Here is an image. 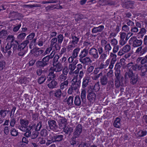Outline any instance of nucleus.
Segmentation results:
<instances>
[{
    "label": "nucleus",
    "instance_id": "1",
    "mask_svg": "<svg viewBox=\"0 0 147 147\" xmlns=\"http://www.w3.org/2000/svg\"><path fill=\"white\" fill-rule=\"evenodd\" d=\"M128 78L130 80V83L132 85H134L136 84L138 81V75L134 74L130 69L128 72L125 73L124 75L125 80H127Z\"/></svg>",
    "mask_w": 147,
    "mask_h": 147
},
{
    "label": "nucleus",
    "instance_id": "2",
    "mask_svg": "<svg viewBox=\"0 0 147 147\" xmlns=\"http://www.w3.org/2000/svg\"><path fill=\"white\" fill-rule=\"evenodd\" d=\"M115 87L118 88L120 86H124V78L121 73V70L115 71Z\"/></svg>",
    "mask_w": 147,
    "mask_h": 147
},
{
    "label": "nucleus",
    "instance_id": "3",
    "mask_svg": "<svg viewBox=\"0 0 147 147\" xmlns=\"http://www.w3.org/2000/svg\"><path fill=\"white\" fill-rule=\"evenodd\" d=\"M80 81H77V78L76 77H74L71 80V84L70 87H69L67 93L68 94H71L72 93L75 91L76 92L78 90L80 84Z\"/></svg>",
    "mask_w": 147,
    "mask_h": 147
},
{
    "label": "nucleus",
    "instance_id": "4",
    "mask_svg": "<svg viewBox=\"0 0 147 147\" xmlns=\"http://www.w3.org/2000/svg\"><path fill=\"white\" fill-rule=\"evenodd\" d=\"M129 43L134 47H139L142 44V40L141 39H138L136 36H134L130 38Z\"/></svg>",
    "mask_w": 147,
    "mask_h": 147
},
{
    "label": "nucleus",
    "instance_id": "5",
    "mask_svg": "<svg viewBox=\"0 0 147 147\" xmlns=\"http://www.w3.org/2000/svg\"><path fill=\"white\" fill-rule=\"evenodd\" d=\"M75 33L74 32L71 34V40L69 43V45L68 47V49L70 50L72 48L75 47L78 44L79 41V38L76 36Z\"/></svg>",
    "mask_w": 147,
    "mask_h": 147
},
{
    "label": "nucleus",
    "instance_id": "6",
    "mask_svg": "<svg viewBox=\"0 0 147 147\" xmlns=\"http://www.w3.org/2000/svg\"><path fill=\"white\" fill-rule=\"evenodd\" d=\"M50 59L47 56L44 57L40 61H38L36 63L37 67H44L49 65V61Z\"/></svg>",
    "mask_w": 147,
    "mask_h": 147
},
{
    "label": "nucleus",
    "instance_id": "7",
    "mask_svg": "<svg viewBox=\"0 0 147 147\" xmlns=\"http://www.w3.org/2000/svg\"><path fill=\"white\" fill-rule=\"evenodd\" d=\"M87 74H88L83 79L82 86L83 88H85L88 85H89L88 86L91 85L92 86V83H91L92 77H90V76L92 74L91 73L90 75H88V73Z\"/></svg>",
    "mask_w": 147,
    "mask_h": 147
},
{
    "label": "nucleus",
    "instance_id": "8",
    "mask_svg": "<svg viewBox=\"0 0 147 147\" xmlns=\"http://www.w3.org/2000/svg\"><path fill=\"white\" fill-rule=\"evenodd\" d=\"M87 93L88 104L90 106H91L92 103V87L91 85L88 86L87 89Z\"/></svg>",
    "mask_w": 147,
    "mask_h": 147
},
{
    "label": "nucleus",
    "instance_id": "9",
    "mask_svg": "<svg viewBox=\"0 0 147 147\" xmlns=\"http://www.w3.org/2000/svg\"><path fill=\"white\" fill-rule=\"evenodd\" d=\"M53 67L50 68V70H53L55 72H59L61 71L63 68L62 64L59 62L55 64H53Z\"/></svg>",
    "mask_w": 147,
    "mask_h": 147
},
{
    "label": "nucleus",
    "instance_id": "10",
    "mask_svg": "<svg viewBox=\"0 0 147 147\" xmlns=\"http://www.w3.org/2000/svg\"><path fill=\"white\" fill-rule=\"evenodd\" d=\"M82 131V126L80 124H78L75 128L73 133V136L78 137Z\"/></svg>",
    "mask_w": 147,
    "mask_h": 147
},
{
    "label": "nucleus",
    "instance_id": "11",
    "mask_svg": "<svg viewBox=\"0 0 147 147\" xmlns=\"http://www.w3.org/2000/svg\"><path fill=\"white\" fill-rule=\"evenodd\" d=\"M43 52V50H40L39 48H36L31 50L30 53L35 57H37L40 55Z\"/></svg>",
    "mask_w": 147,
    "mask_h": 147
},
{
    "label": "nucleus",
    "instance_id": "12",
    "mask_svg": "<svg viewBox=\"0 0 147 147\" xmlns=\"http://www.w3.org/2000/svg\"><path fill=\"white\" fill-rule=\"evenodd\" d=\"M147 49L146 47L142 48V47L140 46L137 48L135 51V53L141 56L145 53L147 52Z\"/></svg>",
    "mask_w": 147,
    "mask_h": 147
},
{
    "label": "nucleus",
    "instance_id": "13",
    "mask_svg": "<svg viewBox=\"0 0 147 147\" xmlns=\"http://www.w3.org/2000/svg\"><path fill=\"white\" fill-rule=\"evenodd\" d=\"M48 123L51 129L55 130L58 127V126L55 120L53 119H50L48 120Z\"/></svg>",
    "mask_w": 147,
    "mask_h": 147
},
{
    "label": "nucleus",
    "instance_id": "14",
    "mask_svg": "<svg viewBox=\"0 0 147 147\" xmlns=\"http://www.w3.org/2000/svg\"><path fill=\"white\" fill-rule=\"evenodd\" d=\"M53 140L55 142H59L62 141L63 139V136L60 134L54 135L53 136Z\"/></svg>",
    "mask_w": 147,
    "mask_h": 147
},
{
    "label": "nucleus",
    "instance_id": "15",
    "mask_svg": "<svg viewBox=\"0 0 147 147\" xmlns=\"http://www.w3.org/2000/svg\"><path fill=\"white\" fill-rule=\"evenodd\" d=\"M47 71L46 69L39 68L37 69L36 71V74L38 76H46Z\"/></svg>",
    "mask_w": 147,
    "mask_h": 147
},
{
    "label": "nucleus",
    "instance_id": "16",
    "mask_svg": "<svg viewBox=\"0 0 147 147\" xmlns=\"http://www.w3.org/2000/svg\"><path fill=\"white\" fill-rule=\"evenodd\" d=\"M29 42L27 40H25L20 45H18L17 50H25L26 51L28 47H26L27 44L29 43Z\"/></svg>",
    "mask_w": 147,
    "mask_h": 147
},
{
    "label": "nucleus",
    "instance_id": "17",
    "mask_svg": "<svg viewBox=\"0 0 147 147\" xmlns=\"http://www.w3.org/2000/svg\"><path fill=\"white\" fill-rule=\"evenodd\" d=\"M67 120L63 117H60L59 120V127L60 129H62L64 127L66 126Z\"/></svg>",
    "mask_w": 147,
    "mask_h": 147
},
{
    "label": "nucleus",
    "instance_id": "18",
    "mask_svg": "<svg viewBox=\"0 0 147 147\" xmlns=\"http://www.w3.org/2000/svg\"><path fill=\"white\" fill-rule=\"evenodd\" d=\"M89 48H87L86 47L84 49L81 51L79 55V56L80 57L79 59H81L87 56L88 53V49Z\"/></svg>",
    "mask_w": 147,
    "mask_h": 147
},
{
    "label": "nucleus",
    "instance_id": "19",
    "mask_svg": "<svg viewBox=\"0 0 147 147\" xmlns=\"http://www.w3.org/2000/svg\"><path fill=\"white\" fill-rule=\"evenodd\" d=\"M99 68H96L94 71L93 76H92V79L94 80H96L100 76H102V73L100 72L98 74H97L99 71Z\"/></svg>",
    "mask_w": 147,
    "mask_h": 147
},
{
    "label": "nucleus",
    "instance_id": "20",
    "mask_svg": "<svg viewBox=\"0 0 147 147\" xmlns=\"http://www.w3.org/2000/svg\"><path fill=\"white\" fill-rule=\"evenodd\" d=\"M63 131L66 134H68L70 136L73 130V128L69 126H65L63 128Z\"/></svg>",
    "mask_w": 147,
    "mask_h": 147
},
{
    "label": "nucleus",
    "instance_id": "21",
    "mask_svg": "<svg viewBox=\"0 0 147 147\" xmlns=\"http://www.w3.org/2000/svg\"><path fill=\"white\" fill-rule=\"evenodd\" d=\"M140 61V63L142 65L147 63V55L143 57H138L136 59L137 63H139Z\"/></svg>",
    "mask_w": 147,
    "mask_h": 147
},
{
    "label": "nucleus",
    "instance_id": "22",
    "mask_svg": "<svg viewBox=\"0 0 147 147\" xmlns=\"http://www.w3.org/2000/svg\"><path fill=\"white\" fill-rule=\"evenodd\" d=\"M57 84V82L55 79H53L47 85V86L49 88L53 89L56 88V86Z\"/></svg>",
    "mask_w": 147,
    "mask_h": 147
},
{
    "label": "nucleus",
    "instance_id": "23",
    "mask_svg": "<svg viewBox=\"0 0 147 147\" xmlns=\"http://www.w3.org/2000/svg\"><path fill=\"white\" fill-rule=\"evenodd\" d=\"M69 84V81L68 80H67L65 81L62 82L60 85V88L61 90H63L64 89L67 88Z\"/></svg>",
    "mask_w": 147,
    "mask_h": 147
},
{
    "label": "nucleus",
    "instance_id": "24",
    "mask_svg": "<svg viewBox=\"0 0 147 147\" xmlns=\"http://www.w3.org/2000/svg\"><path fill=\"white\" fill-rule=\"evenodd\" d=\"M60 88L54 91V96L60 99L63 94Z\"/></svg>",
    "mask_w": 147,
    "mask_h": 147
},
{
    "label": "nucleus",
    "instance_id": "25",
    "mask_svg": "<svg viewBox=\"0 0 147 147\" xmlns=\"http://www.w3.org/2000/svg\"><path fill=\"white\" fill-rule=\"evenodd\" d=\"M120 121L121 119L120 118L118 117L116 118L113 123L114 127L117 128H120Z\"/></svg>",
    "mask_w": 147,
    "mask_h": 147
},
{
    "label": "nucleus",
    "instance_id": "26",
    "mask_svg": "<svg viewBox=\"0 0 147 147\" xmlns=\"http://www.w3.org/2000/svg\"><path fill=\"white\" fill-rule=\"evenodd\" d=\"M108 78L105 75L102 76L100 78V82L102 85L105 86L106 85L108 82Z\"/></svg>",
    "mask_w": 147,
    "mask_h": 147
},
{
    "label": "nucleus",
    "instance_id": "27",
    "mask_svg": "<svg viewBox=\"0 0 147 147\" xmlns=\"http://www.w3.org/2000/svg\"><path fill=\"white\" fill-rule=\"evenodd\" d=\"M18 44V42L16 40H15L14 42L11 41L10 45L11 48H12L13 53L17 49V46Z\"/></svg>",
    "mask_w": 147,
    "mask_h": 147
},
{
    "label": "nucleus",
    "instance_id": "28",
    "mask_svg": "<svg viewBox=\"0 0 147 147\" xmlns=\"http://www.w3.org/2000/svg\"><path fill=\"white\" fill-rule=\"evenodd\" d=\"M81 101L80 96H76L74 99V104L76 106H80L81 105Z\"/></svg>",
    "mask_w": 147,
    "mask_h": 147
},
{
    "label": "nucleus",
    "instance_id": "29",
    "mask_svg": "<svg viewBox=\"0 0 147 147\" xmlns=\"http://www.w3.org/2000/svg\"><path fill=\"white\" fill-rule=\"evenodd\" d=\"M104 27L103 25L100 26L98 27H94L92 29V32L97 33L101 32L104 29Z\"/></svg>",
    "mask_w": 147,
    "mask_h": 147
},
{
    "label": "nucleus",
    "instance_id": "30",
    "mask_svg": "<svg viewBox=\"0 0 147 147\" xmlns=\"http://www.w3.org/2000/svg\"><path fill=\"white\" fill-rule=\"evenodd\" d=\"M99 4L101 5H115V3L113 1L109 2H107L106 0H100L99 1Z\"/></svg>",
    "mask_w": 147,
    "mask_h": 147
},
{
    "label": "nucleus",
    "instance_id": "31",
    "mask_svg": "<svg viewBox=\"0 0 147 147\" xmlns=\"http://www.w3.org/2000/svg\"><path fill=\"white\" fill-rule=\"evenodd\" d=\"M80 49V48H76L73 50L72 55L73 57H75L76 58L77 57Z\"/></svg>",
    "mask_w": 147,
    "mask_h": 147
},
{
    "label": "nucleus",
    "instance_id": "32",
    "mask_svg": "<svg viewBox=\"0 0 147 147\" xmlns=\"http://www.w3.org/2000/svg\"><path fill=\"white\" fill-rule=\"evenodd\" d=\"M147 133V132L146 131H143L140 130L136 134V136L137 138L143 137L146 135Z\"/></svg>",
    "mask_w": 147,
    "mask_h": 147
},
{
    "label": "nucleus",
    "instance_id": "33",
    "mask_svg": "<svg viewBox=\"0 0 147 147\" xmlns=\"http://www.w3.org/2000/svg\"><path fill=\"white\" fill-rule=\"evenodd\" d=\"M80 61L83 64H88L91 62V60L89 57H86L85 58L81 59H79Z\"/></svg>",
    "mask_w": 147,
    "mask_h": 147
},
{
    "label": "nucleus",
    "instance_id": "34",
    "mask_svg": "<svg viewBox=\"0 0 147 147\" xmlns=\"http://www.w3.org/2000/svg\"><path fill=\"white\" fill-rule=\"evenodd\" d=\"M11 48V46L10 45V44H9V43H7V45L4 48L3 47H1V51L4 53H6L7 52V51L10 49Z\"/></svg>",
    "mask_w": 147,
    "mask_h": 147
},
{
    "label": "nucleus",
    "instance_id": "35",
    "mask_svg": "<svg viewBox=\"0 0 147 147\" xmlns=\"http://www.w3.org/2000/svg\"><path fill=\"white\" fill-rule=\"evenodd\" d=\"M20 123L21 125L25 127L28 124L29 121L26 119H20Z\"/></svg>",
    "mask_w": 147,
    "mask_h": 147
},
{
    "label": "nucleus",
    "instance_id": "36",
    "mask_svg": "<svg viewBox=\"0 0 147 147\" xmlns=\"http://www.w3.org/2000/svg\"><path fill=\"white\" fill-rule=\"evenodd\" d=\"M67 78V76L62 74L59 75L58 80L60 82H62L66 80Z\"/></svg>",
    "mask_w": 147,
    "mask_h": 147
},
{
    "label": "nucleus",
    "instance_id": "37",
    "mask_svg": "<svg viewBox=\"0 0 147 147\" xmlns=\"http://www.w3.org/2000/svg\"><path fill=\"white\" fill-rule=\"evenodd\" d=\"M142 67V65L136 64L132 66V69H131L132 71V70L136 71L137 69L138 70H141Z\"/></svg>",
    "mask_w": 147,
    "mask_h": 147
},
{
    "label": "nucleus",
    "instance_id": "38",
    "mask_svg": "<svg viewBox=\"0 0 147 147\" xmlns=\"http://www.w3.org/2000/svg\"><path fill=\"white\" fill-rule=\"evenodd\" d=\"M74 96H70L67 100V104L69 106H72L73 104Z\"/></svg>",
    "mask_w": 147,
    "mask_h": 147
},
{
    "label": "nucleus",
    "instance_id": "39",
    "mask_svg": "<svg viewBox=\"0 0 147 147\" xmlns=\"http://www.w3.org/2000/svg\"><path fill=\"white\" fill-rule=\"evenodd\" d=\"M46 76H42L40 77L38 80V82L40 84L44 83L46 79Z\"/></svg>",
    "mask_w": 147,
    "mask_h": 147
},
{
    "label": "nucleus",
    "instance_id": "40",
    "mask_svg": "<svg viewBox=\"0 0 147 147\" xmlns=\"http://www.w3.org/2000/svg\"><path fill=\"white\" fill-rule=\"evenodd\" d=\"M7 35V32L5 30H2L0 32V38H5Z\"/></svg>",
    "mask_w": 147,
    "mask_h": 147
},
{
    "label": "nucleus",
    "instance_id": "41",
    "mask_svg": "<svg viewBox=\"0 0 147 147\" xmlns=\"http://www.w3.org/2000/svg\"><path fill=\"white\" fill-rule=\"evenodd\" d=\"M122 49L124 53H127L131 50V47L129 45H127L123 47Z\"/></svg>",
    "mask_w": 147,
    "mask_h": 147
},
{
    "label": "nucleus",
    "instance_id": "42",
    "mask_svg": "<svg viewBox=\"0 0 147 147\" xmlns=\"http://www.w3.org/2000/svg\"><path fill=\"white\" fill-rule=\"evenodd\" d=\"M84 17V16L81 14H76L75 17V20L77 22H78L79 20L83 19Z\"/></svg>",
    "mask_w": 147,
    "mask_h": 147
},
{
    "label": "nucleus",
    "instance_id": "43",
    "mask_svg": "<svg viewBox=\"0 0 147 147\" xmlns=\"http://www.w3.org/2000/svg\"><path fill=\"white\" fill-rule=\"evenodd\" d=\"M48 132L45 129H43L41 131L40 134L41 136L45 137L48 135Z\"/></svg>",
    "mask_w": 147,
    "mask_h": 147
},
{
    "label": "nucleus",
    "instance_id": "44",
    "mask_svg": "<svg viewBox=\"0 0 147 147\" xmlns=\"http://www.w3.org/2000/svg\"><path fill=\"white\" fill-rule=\"evenodd\" d=\"M35 34L34 33H32L29 35L26 38V40L29 42V40H32L34 37Z\"/></svg>",
    "mask_w": 147,
    "mask_h": 147
},
{
    "label": "nucleus",
    "instance_id": "45",
    "mask_svg": "<svg viewBox=\"0 0 147 147\" xmlns=\"http://www.w3.org/2000/svg\"><path fill=\"white\" fill-rule=\"evenodd\" d=\"M49 73L48 76L50 77L51 78H53V79L56 77V75L54 73L55 71L53 70H49Z\"/></svg>",
    "mask_w": 147,
    "mask_h": 147
},
{
    "label": "nucleus",
    "instance_id": "46",
    "mask_svg": "<svg viewBox=\"0 0 147 147\" xmlns=\"http://www.w3.org/2000/svg\"><path fill=\"white\" fill-rule=\"evenodd\" d=\"M39 133L37 131H33L32 134H31L30 137L32 139H34L36 138L38 136Z\"/></svg>",
    "mask_w": 147,
    "mask_h": 147
},
{
    "label": "nucleus",
    "instance_id": "47",
    "mask_svg": "<svg viewBox=\"0 0 147 147\" xmlns=\"http://www.w3.org/2000/svg\"><path fill=\"white\" fill-rule=\"evenodd\" d=\"M11 134L13 136H17L18 134L15 128H12L11 130Z\"/></svg>",
    "mask_w": 147,
    "mask_h": 147
},
{
    "label": "nucleus",
    "instance_id": "48",
    "mask_svg": "<svg viewBox=\"0 0 147 147\" xmlns=\"http://www.w3.org/2000/svg\"><path fill=\"white\" fill-rule=\"evenodd\" d=\"M26 35V34L25 33H22L19 34L17 37L20 40H21L24 39Z\"/></svg>",
    "mask_w": 147,
    "mask_h": 147
},
{
    "label": "nucleus",
    "instance_id": "49",
    "mask_svg": "<svg viewBox=\"0 0 147 147\" xmlns=\"http://www.w3.org/2000/svg\"><path fill=\"white\" fill-rule=\"evenodd\" d=\"M57 38L58 40V43L61 44L63 41V37L62 35L59 34L57 36Z\"/></svg>",
    "mask_w": 147,
    "mask_h": 147
},
{
    "label": "nucleus",
    "instance_id": "50",
    "mask_svg": "<svg viewBox=\"0 0 147 147\" xmlns=\"http://www.w3.org/2000/svg\"><path fill=\"white\" fill-rule=\"evenodd\" d=\"M42 126V123L41 121L37 123L35 129V130L36 131H40Z\"/></svg>",
    "mask_w": 147,
    "mask_h": 147
},
{
    "label": "nucleus",
    "instance_id": "51",
    "mask_svg": "<svg viewBox=\"0 0 147 147\" xmlns=\"http://www.w3.org/2000/svg\"><path fill=\"white\" fill-rule=\"evenodd\" d=\"M92 52H95V53H92V55L94 58L96 59L98 57V51L97 50L92 47Z\"/></svg>",
    "mask_w": 147,
    "mask_h": 147
},
{
    "label": "nucleus",
    "instance_id": "52",
    "mask_svg": "<svg viewBox=\"0 0 147 147\" xmlns=\"http://www.w3.org/2000/svg\"><path fill=\"white\" fill-rule=\"evenodd\" d=\"M59 57L58 55H56L53 59V64H55L58 62Z\"/></svg>",
    "mask_w": 147,
    "mask_h": 147
},
{
    "label": "nucleus",
    "instance_id": "53",
    "mask_svg": "<svg viewBox=\"0 0 147 147\" xmlns=\"http://www.w3.org/2000/svg\"><path fill=\"white\" fill-rule=\"evenodd\" d=\"M6 110L2 109L0 111V115L3 118H4L7 115Z\"/></svg>",
    "mask_w": 147,
    "mask_h": 147
},
{
    "label": "nucleus",
    "instance_id": "54",
    "mask_svg": "<svg viewBox=\"0 0 147 147\" xmlns=\"http://www.w3.org/2000/svg\"><path fill=\"white\" fill-rule=\"evenodd\" d=\"M122 66V65L121 63H117L115 66V70L117 71L121 70L120 69L121 68Z\"/></svg>",
    "mask_w": 147,
    "mask_h": 147
},
{
    "label": "nucleus",
    "instance_id": "55",
    "mask_svg": "<svg viewBox=\"0 0 147 147\" xmlns=\"http://www.w3.org/2000/svg\"><path fill=\"white\" fill-rule=\"evenodd\" d=\"M113 71L112 70H110L107 73L106 76L109 78H113Z\"/></svg>",
    "mask_w": 147,
    "mask_h": 147
},
{
    "label": "nucleus",
    "instance_id": "56",
    "mask_svg": "<svg viewBox=\"0 0 147 147\" xmlns=\"http://www.w3.org/2000/svg\"><path fill=\"white\" fill-rule=\"evenodd\" d=\"M134 3V2L133 1H128V3L127 4V6H128L127 8H133Z\"/></svg>",
    "mask_w": 147,
    "mask_h": 147
},
{
    "label": "nucleus",
    "instance_id": "57",
    "mask_svg": "<svg viewBox=\"0 0 147 147\" xmlns=\"http://www.w3.org/2000/svg\"><path fill=\"white\" fill-rule=\"evenodd\" d=\"M57 39L56 38H53L51 40V46L52 47H53V46L55 45V44H57L56 42H57Z\"/></svg>",
    "mask_w": 147,
    "mask_h": 147
},
{
    "label": "nucleus",
    "instance_id": "58",
    "mask_svg": "<svg viewBox=\"0 0 147 147\" xmlns=\"http://www.w3.org/2000/svg\"><path fill=\"white\" fill-rule=\"evenodd\" d=\"M69 68L71 71V72H69V73L70 74H71V73H72V71H73L76 68V66L71 63L69 65Z\"/></svg>",
    "mask_w": 147,
    "mask_h": 147
},
{
    "label": "nucleus",
    "instance_id": "59",
    "mask_svg": "<svg viewBox=\"0 0 147 147\" xmlns=\"http://www.w3.org/2000/svg\"><path fill=\"white\" fill-rule=\"evenodd\" d=\"M5 63L4 61H0V71L2 70L5 66Z\"/></svg>",
    "mask_w": 147,
    "mask_h": 147
},
{
    "label": "nucleus",
    "instance_id": "60",
    "mask_svg": "<svg viewBox=\"0 0 147 147\" xmlns=\"http://www.w3.org/2000/svg\"><path fill=\"white\" fill-rule=\"evenodd\" d=\"M105 50L107 51H109L111 50V47L109 44H107L105 46Z\"/></svg>",
    "mask_w": 147,
    "mask_h": 147
},
{
    "label": "nucleus",
    "instance_id": "61",
    "mask_svg": "<svg viewBox=\"0 0 147 147\" xmlns=\"http://www.w3.org/2000/svg\"><path fill=\"white\" fill-rule=\"evenodd\" d=\"M19 82L21 84H25L26 82V77L22 78L19 80Z\"/></svg>",
    "mask_w": 147,
    "mask_h": 147
},
{
    "label": "nucleus",
    "instance_id": "62",
    "mask_svg": "<svg viewBox=\"0 0 147 147\" xmlns=\"http://www.w3.org/2000/svg\"><path fill=\"white\" fill-rule=\"evenodd\" d=\"M77 137H75L73 136V137L72 138L71 141V145L74 146L76 144L77 142V140L76 139V138Z\"/></svg>",
    "mask_w": 147,
    "mask_h": 147
},
{
    "label": "nucleus",
    "instance_id": "63",
    "mask_svg": "<svg viewBox=\"0 0 147 147\" xmlns=\"http://www.w3.org/2000/svg\"><path fill=\"white\" fill-rule=\"evenodd\" d=\"M52 47H49L47 48L46 50L44 53L43 55L49 54L51 51Z\"/></svg>",
    "mask_w": 147,
    "mask_h": 147
},
{
    "label": "nucleus",
    "instance_id": "64",
    "mask_svg": "<svg viewBox=\"0 0 147 147\" xmlns=\"http://www.w3.org/2000/svg\"><path fill=\"white\" fill-rule=\"evenodd\" d=\"M122 28L123 30L126 32H128L129 30V28L128 26L125 24L122 26Z\"/></svg>",
    "mask_w": 147,
    "mask_h": 147
}]
</instances>
